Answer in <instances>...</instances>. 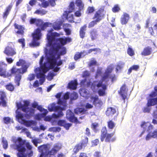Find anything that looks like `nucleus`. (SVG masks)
I'll return each mask as SVG.
<instances>
[{"label": "nucleus", "mask_w": 157, "mask_h": 157, "mask_svg": "<svg viewBox=\"0 0 157 157\" xmlns=\"http://www.w3.org/2000/svg\"><path fill=\"white\" fill-rule=\"evenodd\" d=\"M48 53V56L46 58L47 62L49 65L50 68H53L56 65L59 66L63 64L62 60H59L58 63L57 59L56 57V55L58 52L61 46L58 44L54 43L52 44Z\"/></svg>", "instance_id": "1"}, {"label": "nucleus", "mask_w": 157, "mask_h": 157, "mask_svg": "<svg viewBox=\"0 0 157 157\" xmlns=\"http://www.w3.org/2000/svg\"><path fill=\"white\" fill-rule=\"evenodd\" d=\"M26 62L24 60L20 59L19 61L17 62L16 65L17 66H23L21 68H17L15 67H13L11 69V73L12 74L15 75L14 81L17 86L20 85V82L21 78V75L27 71L29 66L27 65H25Z\"/></svg>", "instance_id": "2"}, {"label": "nucleus", "mask_w": 157, "mask_h": 157, "mask_svg": "<svg viewBox=\"0 0 157 157\" xmlns=\"http://www.w3.org/2000/svg\"><path fill=\"white\" fill-rule=\"evenodd\" d=\"M113 70V67L111 65L107 67L105 72L104 75L102 77L101 80L98 81H94L91 83L90 84V87L92 90L95 89L96 87L98 88L102 86L103 81L108 78L111 79V81L113 82L116 79V76L114 74H111Z\"/></svg>", "instance_id": "3"}, {"label": "nucleus", "mask_w": 157, "mask_h": 157, "mask_svg": "<svg viewBox=\"0 0 157 157\" xmlns=\"http://www.w3.org/2000/svg\"><path fill=\"white\" fill-rule=\"evenodd\" d=\"M15 149L19 151L17 153L18 157H26V154H25L26 149L25 146L29 150H31L32 148L29 143L26 142L25 140H23L21 137L17 138L13 145Z\"/></svg>", "instance_id": "4"}, {"label": "nucleus", "mask_w": 157, "mask_h": 157, "mask_svg": "<svg viewBox=\"0 0 157 157\" xmlns=\"http://www.w3.org/2000/svg\"><path fill=\"white\" fill-rule=\"evenodd\" d=\"M39 151L41 153L40 157H52L56 154L61 149V147L58 144L55 145L50 151H48V148L46 145H44L40 146L38 147Z\"/></svg>", "instance_id": "5"}, {"label": "nucleus", "mask_w": 157, "mask_h": 157, "mask_svg": "<svg viewBox=\"0 0 157 157\" xmlns=\"http://www.w3.org/2000/svg\"><path fill=\"white\" fill-rule=\"evenodd\" d=\"M39 151L41 153L40 157H52L56 154L61 149V147L58 144L55 145L50 151H48V148L46 145H44L40 146L38 147Z\"/></svg>", "instance_id": "6"}, {"label": "nucleus", "mask_w": 157, "mask_h": 157, "mask_svg": "<svg viewBox=\"0 0 157 157\" xmlns=\"http://www.w3.org/2000/svg\"><path fill=\"white\" fill-rule=\"evenodd\" d=\"M23 105H22L21 102L16 103V106L18 109H21V110L25 113V117L28 119L34 116L35 109L32 108H29L30 102L28 100L23 101Z\"/></svg>", "instance_id": "7"}, {"label": "nucleus", "mask_w": 157, "mask_h": 157, "mask_svg": "<svg viewBox=\"0 0 157 157\" xmlns=\"http://www.w3.org/2000/svg\"><path fill=\"white\" fill-rule=\"evenodd\" d=\"M115 133V131L113 133H107V130L106 127H103L101 130L100 140L101 142L105 140V142H112L114 141L116 137L113 136Z\"/></svg>", "instance_id": "8"}, {"label": "nucleus", "mask_w": 157, "mask_h": 157, "mask_svg": "<svg viewBox=\"0 0 157 157\" xmlns=\"http://www.w3.org/2000/svg\"><path fill=\"white\" fill-rule=\"evenodd\" d=\"M66 106H63L61 107L59 106H55L54 105H52L50 107H48V110L51 112L54 111L55 112H57L58 114H53L52 117L55 118H57L61 117L63 116V114L62 112L63 110H65Z\"/></svg>", "instance_id": "9"}, {"label": "nucleus", "mask_w": 157, "mask_h": 157, "mask_svg": "<svg viewBox=\"0 0 157 157\" xmlns=\"http://www.w3.org/2000/svg\"><path fill=\"white\" fill-rule=\"evenodd\" d=\"M33 38V40L31 44V45L33 46H38L40 44L37 42L38 40H40L42 36L41 29L39 28L35 29L32 34Z\"/></svg>", "instance_id": "10"}, {"label": "nucleus", "mask_w": 157, "mask_h": 157, "mask_svg": "<svg viewBox=\"0 0 157 157\" xmlns=\"http://www.w3.org/2000/svg\"><path fill=\"white\" fill-rule=\"evenodd\" d=\"M149 99L147 100V105L151 106L157 104V93L151 92L149 95Z\"/></svg>", "instance_id": "11"}, {"label": "nucleus", "mask_w": 157, "mask_h": 157, "mask_svg": "<svg viewBox=\"0 0 157 157\" xmlns=\"http://www.w3.org/2000/svg\"><path fill=\"white\" fill-rule=\"evenodd\" d=\"M104 12V10L103 9H99L95 12L92 17V19L98 23L100 22L104 18L105 14Z\"/></svg>", "instance_id": "12"}, {"label": "nucleus", "mask_w": 157, "mask_h": 157, "mask_svg": "<svg viewBox=\"0 0 157 157\" xmlns=\"http://www.w3.org/2000/svg\"><path fill=\"white\" fill-rule=\"evenodd\" d=\"M7 98L6 93L3 90H0V106L6 107L7 105Z\"/></svg>", "instance_id": "13"}, {"label": "nucleus", "mask_w": 157, "mask_h": 157, "mask_svg": "<svg viewBox=\"0 0 157 157\" xmlns=\"http://www.w3.org/2000/svg\"><path fill=\"white\" fill-rule=\"evenodd\" d=\"M7 65L3 62L0 61V76L6 78L8 76H10L11 75H8L7 73L6 67Z\"/></svg>", "instance_id": "14"}, {"label": "nucleus", "mask_w": 157, "mask_h": 157, "mask_svg": "<svg viewBox=\"0 0 157 157\" xmlns=\"http://www.w3.org/2000/svg\"><path fill=\"white\" fill-rule=\"evenodd\" d=\"M90 101L96 107L100 108L103 105V102L97 95L95 96H92L90 97Z\"/></svg>", "instance_id": "15"}, {"label": "nucleus", "mask_w": 157, "mask_h": 157, "mask_svg": "<svg viewBox=\"0 0 157 157\" xmlns=\"http://www.w3.org/2000/svg\"><path fill=\"white\" fill-rule=\"evenodd\" d=\"M4 53L7 56H13L16 54V49L11 46H6L3 51Z\"/></svg>", "instance_id": "16"}, {"label": "nucleus", "mask_w": 157, "mask_h": 157, "mask_svg": "<svg viewBox=\"0 0 157 157\" xmlns=\"http://www.w3.org/2000/svg\"><path fill=\"white\" fill-rule=\"evenodd\" d=\"M13 25L15 29H18V30L16 32V33L22 36H23L24 34V30L25 29L23 25H19L16 23H14Z\"/></svg>", "instance_id": "17"}, {"label": "nucleus", "mask_w": 157, "mask_h": 157, "mask_svg": "<svg viewBox=\"0 0 157 157\" xmlns=\"http://www.w3.org/2000/svg\"><path fill=\"white\" fill-rule=\"evenodd\" d=\"M126 88V85L125 84H124L121 87L120 90L119 91V93L122 97L124 102L127 97Z\"/></svg>", "instance_id": "18"}, {"label": "nucleus", "mask_w": 157, "mask_h": 157, "mask_svg": "<svg viewBox=\"0 0 157 157\" xmlns=\"http://www.w3.org/2000/svg\"><path fill=\"white\" fill-rule=\"evenodd\" d=\"M130 19V17L129 15L126 13H124L121 18V24L122 25L126 24Z\"/></svg>", "instance_id": "19"}, {"label": "nucleus", "mask_w": 157, "mask_h": 157, "mask_svg": "<svg viewBox=\"0 0 157 157\" xmlns=\"http://www.w3.org/2000/svg\"><path fill=\"white\" fill-rule=\"evenodd\" d=\"M53 30H50L48 31V33L50 34H48L47 35V38L48 41V44L49 46H51L53 42L55 41L56 40V38L53 36L52 33V31Z\"/></svg>", "instance_id": "20"}, {"label": "nucleus", "mask_w": 157, "mask_h": 157, "mask_svg": "<svg viewBox=\"0 0 157 157\" xmlns=\"http://www.w3.org/2000/svg\"><path fill=\"white\" fill-rule=\"evenodd\" d=\"M116 112L115 108L112 107H109L107 108V110L105 112L106 115L109 117H112Z\"/></svg>", "instance_id": "21"}, {"label": "nucleus", "mask_w": 157, "mask_h": 157, "mask_svg": "<svg viewBox=\"0 0 157 157\" xmlns=\"http://www.w3.org/2000/svg\"><path fill=\"white\" fill-rule=\"evenodd\" d=\"M152 49L151 47L147 46L144 48L141 53V55L144 56H147L150 55L152 52Z\"/></svg>", "instance_id": "22"}, {"label": "nucleus", "mask_w": 157, "mask_h": 157, "mask_svg": "<svg viewBox=\"0 0 157 157\" xmlns=\"http://www.w3.org/2000/svg\"><path fill=\"white\" fill-rule=\"evenodd\" d=\"M13 5L10 3L6 8L3 13L2 17L3 18H6L9 14L10 12L12 7Z\"/></svg>", "instance_id": "23"}, {"label": "nucleus", "mask_w": 157, "mask_h": 157, "mask_svg": "<svg viewBox=\"0 0 157 157\" xmlns=\"http://www.w3.org/2000/svg\"><path fill=\"white\" fill-rule=\"evenodd\" d=\"M62 94V92H59L55 95L56 97L58 99L57 104L60 105H62L64 106H67L66 101H63L60 99Z\"/></svg>", "instance_id": "24"}, {"label": "nucleus", "mask_w": 157, "mask_h": 157, "mask_svg": "<svg viewBox=\"0 0 157 157\" xmlns=\"http://www.w3.org/2000/svg\"><path fill=\"white\" fill-rule=\"evenodd\" d=\"M101 87L102 88V89H99L98 92L99 95L100 96H102L105 95V90L107 89V85L102 83V86Z\"/></svg>", "instance_id": "25"}, {"label": "nucleus", "mask_w": 157, "mask_h": 157, "mask_svg": "<svg viewBox=\"0 0 157 157\" xmlns=\"http://www.w3.org/2000/svg\"><path fill=\"white\" fill-rule=\"evenodd\" d=\"M62 25V22L61 21H58L55 22L52 25V27L56 30H59L61 29Z\"/></svg>", "instance_id": "26"}, {"label": "nucleus", "mask_w": 157, "mask_h": 157, "mask_svg": "<svg viewBox=\"0 0 157 157\" xmlns=\"http://www.w3.org/2000/svg\"><path fill=\"white\" fill-rule=\"evenodd\" d=\"M77 84L76 80H72L68 84V88L70 89L75 90L77 88Z\"/></svg>", "instance_id": "27"}, {"label": "nucleus", "mask_w": 157, "mask_h": 157, "mask_svg": "<svg viewBox=\"0 0 157 157\" xmlns=\"http://www.w3.org/2000/svg\"><path fill=\"white\" fill-rule=\"evenodd\" d=\"M58 40L59 41L62 45H64L67 42H70L71 40V39L69 37H65V38H59L58 39Z\"/></svg>", "instance_id": "28"}, {"label": "nucleus", "mask_w": 157, "mask_h": 157, "mask_svg": "<svg viewBox=\"0 0 157 157\" xmlns=\"http://www.w3.org/2000/svg\"><path fill=\"white\" fill-rule=\"evenodd\" d=\"M86 25L85 24L81 27L79 31V35L80 37L83 39L85 37V31L86 28Z\"/></svg>", "instance_id": "29"}, {"label": "nucleus", "mask_w": 157, "mask_h": 157, "mask_svg": "<svg viewBox=\"0 0 157 157\" xmlns=\"http://www.w3.org/2000/svg\"><path fill=\"white\" fill-rule=\"evenodd\" d=\"M75 3L77 6L79 8L80 10H83L84 9V4L81 0H76Z\"/></svg>", "instance_id": "30"}, {"label": "nucleus", "mask_w": 157, "mask_h": 157, "mask_svg": "<svg viewBox=\"0 0 157 157\" xmlns=\"http://www.w3.org/2000/svg\"><path fill=\"white\" fill-rule=\"evenodd\" d=\"M70 121L72 122H74L76 124L80 123L78 121L77 118L75 117L74 113H71V115L68 116Z\"/></svg>", "instance_id": "31"}, {"label": "nucleus", "mask_w": 157, "mask_h": 157, "mask_svg": "<svg viewBox=\"0 0 157 157\" xmlns=\"http://www.w3.org/2000/svg\"><path fill=\"white\" fill-rule=\"evenodd\" d=\"M139 68V66L138 65H134L130 67L128 70L127 74L129 75L132 70L137 71Z\"/></svg>", "instance_id": "32"}, {"label": "nucleus", "mask_w": 157, "mask_h": 157, "mask_svg": "<svg viewBox=\"0 0 157 157\" xmlns=\"http://www.w3.org/2000/svg\"><path fill=\"white\" fill-rule=\"evenodd\" d=\"M22 122L27 127H30L34 124V121L32 120L27 121L25 120H23Z\"/></svg>", "instance_id": "33"}, {"label": "nucleus", "mask_w": 157, "mask_h": 157, "mask_svg": "<svg viewBox=\"0 0 157 157\" xmlns=\"http://www.w3.org/2000/svg\"><path fill=\"white\" fill-rule=\"evenodd\" d=\"M86 110L84 108H77L75 110V113L76 114L82 113L84 114L85 113Z\"/></svg>", "instance_id": "34"}, {"label": "nucleus", "mask_w": 157, "mask_h": 157, "mask_svg": "<svg viewBox=\"0 0 157 157\" xmlns=\"http://www.w3.org/2000/svg\"><path fill=\"white\" fill-rule=\"evenodd\" d=\"M83 147L82 146V145H81L80 143L76 145L74 148V153H76L79 151V150L82 149Z\"/></svg>", "instance_id": "35"}, {"label": "nucleus", "mask_w": 157, "mask_h": 157, "mask_svg": "<svg viewBox=\"0 0 157 157\" xmlns=\"http://www.w3.org/2000/svg\"><path fill=\"white\" fill-rule=\"evenodd\" d=\"M90 33L91 40H95L96 39L97 35L96 31L94 29H93L90 32Z\"/></svg>", "instance_id": "36"}, {"label": "nucleus", "mask_w": 157, "mask_h": 157, "mask_svg": "<svg viewBox=\"0 0 157 157\" xmlns=\"http://www.w3.org/2000/svg\"><path fill=\"white\" fill-rule=\"evenodd\" d=\"M47 11L45 10L44 9L37 10L35 11L34 13L38 15H43L47 13Z\"/></svg>", "instance_id": "37"}, {"label": "nucleus", "mask_w": 157, "mask_h": 157, "mask_svg": "<svg viewBox=\"0 0 157 157\" xmlns=\"http://www.w3.org/2000/svg\"><path fill=\"white\" fill-rule=\"evenodd\" d=\"M84 53L83 52H77L75 54L74 56V59L75 60L77 61L81 58L82 55Z\"/></svg>", "instance_id": "38"}, {"label": "nucleus", "mask_w": 157, "mask_h": 157, "mask_svg": "<svg viewBox=\"0 0 157 157\" xmlns=\"http://www.w3.org/2000/svg\"><path fill=\"white\" fill-rule=\"evenodd\" d=\"M107 126L110 129H113L115 127L116 124L112 120H109L108 121Z\"/></svg>", "instance_id": "39"}, {"label": "nucleus", "mask_w": 157, "mask_h": 157, "mask_svg": "<svg viewBox=\"0 0 157 157\" xmlns=\"http://www.w3.org/2000/svg\"><path fill=\"white\" fill-rule=\"evenodd\" d=\"M52 25V23L48 22H46L44 23L43 22V23L42 24L41 26L40 27L41 30H45L47 27L49 26L50 25Z\"/></svg>", "instance_id": "40"}, {"label": "nucleus", "mask_w": 157, "mask_h": 157, "mask_svg": "<svg viewBox=\"0 0 157 157\" xmlns=\"http://www.w3.org/2000/svg\"><path fill=\"white\" fill-rule=\"evenodd\" d=\"M5 87L7 90L11 91H13L14 89L13 85L11 83H9L6 85Z\"/></svg>", "instance_id": "41"}, {"label": "nucleus", "mask_w": 157, "mask_h": 157, "mask_svg": "<svg viewBox=\"0 0 157 157\" xmlns=\"http://www.w3.org/2000/svg\"><path fill=\"white\" fill-rule=\"evenodd\" d=\"M75 4L73 2H70L69 6L68 13H71L75 10Z\"/></svg>", "instance_id": "42"}, {"label": "nucleus", "mask_w": 157, "mask_h": 157, "mask_svg": "<svg viewBox=\"0 0 157 157\" xmlns=\"http://www.w3.org/2000/svg\"><path fill=\"white\" fill-rule=\"evenodd\" d=\"M95 11V9L93 6H89L86 12V13L89 14L93 13Z\"/></svg>", "instance_id": "43"}, {"label": "nucleus", "mask_w": 157, "mask_h": 157, "mask_svg": "<svg viewBox=\"0 0 157 157\" xmlns=\"http://www.w3.org/2000/svg\"><path fill=\"white\" fill-rule=\"evenodd\" d=\"M127 53L130 56H132L135 55V52L132 48L131 47L128 48L127 50Z\"/></svg>", "instance_id": "44"}, {"label": "nucleus", "mask_w": 157, "mask_h": 157, "mask_svg": "<svg viewBox=\"0 0 157 157\" xmlns=\"http://www.w3.org/2000/svg\"><path fill=\"white\" fill-rule=\"evenodd\" d=\"M88 138L87 137H85L84 139L82 140L81 142L80 143L82 146L85 147H86L88 142Z\"/></svg>", "instance_id": "45"}, {"label": "nucleus", "mask_w": 157, "mask_h": 157, "mask_svg": "<svg viewBox=\"0 0 157 157\" xmlns=\"http://www.w3.org/2000/svg\"><path fill=\"white\" fill-rule=\"evenodd\" d=\"M78 98L77 94L75 92L71 93L70 95V100L73 101L76 99Z\"/></svg>", "instance_id": "46"}, {"label": "nucleus", "mask_w": 157, "mask_h": 157, "mask_svg": "<svg viewBox=\"0 0 157 157\" xmlns=\"http://www.w3.org/2000/svg\"><path fill=\"white\" fill-rule=\"evenodd\" d=\"M120 10V8L118 5H115L112 9V11L113 13L118 12Z\"/></svg>", "instance_id": "47"}, {"label": "nucleus", "mask_w": 157, "mask_h": 157, "mask_svg": "<svg viewBox=\"0 0 157 157\" xmlns=\"http://www.w3.org/2000/svg\"><path fill=\"white\" fill-rule=\"evenodd\" d=\"M18 42L21 44L22 48H24L25 46V40L24 38H22L19 39L17 41Z\"/></svg>", "instance_id": "48"}, {"label": "nucleus", "mask_w": 157, "mask_h": 157, "mask_svg": "<svg viewBox=\"0 0 157 157\" xmlns=\"http://www.w3.org/2000/svg\"><path fill=\"white\" fill-rule=\"evenodd\" d=\"M124 63H119L116 66V71L117 72L119 70H121L123 67Z\"/></svg>", "instance_id": "49"}, {"label": "nucleus", "mask_w": 157, "mask_h": 157, "mask_svg": "<svg viewBox=\"0 0 157 157\" xmlns=\"http://www.w3.org/2000/svg\"><path fill=\"white\" fill-rule=\"evenodd\" d=\"M40 68L43 73H46L49 70V69L48 68V67H47L44 65L41 66Z\"/></svg>", "instance_id": "50"}, {"label": "nucleus", "mask_w": 157, "mask_h": 157, "mask_svg": "<svg viewBox=\"0 0 157 157\" xmlns=\"http://www.w3.org/2000/svg\"><path fill=\"white\" fill-rule=\"evenodd\" d=\"M97 62L94 58L92 60H91L89 63L88 66L90 67L96 65H97Z\"/></svg>", "instance_id": "51"}, {"label": "nucleus", "mask_w": 157, "mask_h": 157, "mask_svg": "<svg viewBox=\"0 0 157 157\" xmlns=\"http://www.w3.org/2000/svg\"><path fill=\"white\" fill-rule=\"evenodd\" d=\"M98 22L95 20H93L90 22L88 25V27L91 28L93 27L94 26L96 25Z\"/></svg>", "instance_id": "52"}, {"label": "nucleus", "mask_w": 157, "mask_h": 157, "mask_svg": "<svg viewBox=\"0 0 157 157\" xmlns=\"http://www.w3.org/2000/svg\"><path fill=\"white\" fill-rule=\"evenodd\" d=\"M66 18L69 22L71 23H73L74 22L73 20V16L72 14H71L69 16H68V15H67Z\"/></svg>", "instance_id": "53"}, {"label": "nucleus", "mask_w": 157, "mask_h": 157, "mask_svg": "<svg viewBox=\"0 0 157 157\" xmlns=\"http://www.w3.org/2000/svg\"><path fill=\"white\" fill-rule=\"evenodd\" d=\"M43 22L42 20L40 19H37L35 23L37 27H40L42 24H43Z\"/></svg>", "instance_id": "54"}, {"label": "nucleus", "mask_w": 157, "mask_h": 157, "mask_svg": "<svg viewBox=\"0 0 157 157\" xmlns=\"http://www.w3.org/2000/svg\"><path fill=\"white\" fill-rule=\"evenodd\" d=\"M44 74V73L40 72L39 74L37 75L40 78H41V80H43L44 82L45 80V75Z\"/></svg>", "instance_id": "55"}, {"label": "nucleus", "mask_w": 157, "mask_h": 157, "mask_svg": "<svg viewBox=\"0 0 157 157\" xmlns=\"http://www.w3.org/2000/svg\"><path fill=\"white\" fill-rule=\"evenodd\" d=\"M35 78V75L34 74H31L29 75V76L27 78V80L30 81L33 80Z\"/></svg>", "instance_id": "56"}, {"label": "nucleus", "mask_w": 157, "mask_h": 157, "mask_svg": "<svg viewBox=\"0 0 157 157\" xmlns=\"http://www.w3.org/2000/svg\"><path fill=\"white\" fill-rule=\"evenodd\" d=\"M80 94L81 96L84 97L86 96L87 94H88V93L87 91L86 90L83 89L81 91Z\"/></svg>", "instance_id": "57"}, {"label": "nucleus", "mask_w": 157, "mask_h": 157, "mask_svg": "<svg viewBox=\"0 0 157 157\" xmlns=\"http://www.w3.org/2000/svg\"><path fill=\"white\" fill-rule=\"evenodd\" d=\"M4 123L6 124L10 123V119L9 117H5L3 118Z\"/></svg>", "instance_id": "58"}, {"label": "nucleus", "mask_w": 157, "mask_h": 157, "mask_svg": "<svg viewBox=\"0 0 157 157\" xmlns=\"http://www.w3.org/2000/svg\"><path fill=\"white\" fill-rule=\"evenodd\" d=\"M66 122L64 120H59L57 122V124L59 126H63Z\"/></svg>", "instance_id": "59"}, {"label": "nucleus", "mask_w": 157, "mask_h": 157, "mask_svg": "<svg viewBox=\"0 0 157 157\" xmlns=\"http://www.w3.org/2000/svg\"><path fill=\"white\" fill-rule=\"evenodd\" d=\"M149 106L145 107L143 108V112L144 113H149L150 112L151 110V108L149 107Z\"/></svg>", "instance_id": "60"}, {"label": "nucleus", "mask_w": 157, "mask_h": 157, "mask_svg": "<svg viewBox=\"0 0 157 157\" xmlns=\"http://www.w3.org/2000/svg\"><path fill=\"white\" fill-rule=\"evenodd\" d=\"M102 73V71L101 69H98L97 70L96 74L95 75V78H98V77L100 76Z\"/></svg>", "instance_id": "61"}, {"label": "nucleus", "mask_w": 157, "mask_h": 157, "mask_svg": "<svg viewBox=\"0 0 157 157\" xmlns=\"http://www.w3.org/2000/svg\"><path fill=\"white\" fill-rule=\"evenodd\" d=\"M66 53V48L63 47L62 48L61 51L60 52V55H63Z\"/></svg>", "instance_id": "62"}, {"label": "nucleus", "mask_w": 157, "mask_h": 157, "mask_svg": "<svg viewBox=\"0 0 157 157\" xmlns=\"http://www.w3.org/2000/svg\"><path fill=\"white\" fill-rule=\"evenodd\" d=\"M19 119H20L23 121V115L21 113H19L17 114L16 116Z\"/></svg>", "instance_id": "63"}, {"label": "nucleus", "mask_w": 157, "mask_h": 157, "mask_svg": "<svg viewBox=\"0 0 157 157\" xmlns=\"http://www.w3.org/2000/svg\"><path fill=\"white\" fill-rule=\"evenodd\" d=\"M49 5L48 2L47 1L43 2L41 3L42 7L44 8H46Z\"/></svg>", "instance_id": "64"}]
</instances>
